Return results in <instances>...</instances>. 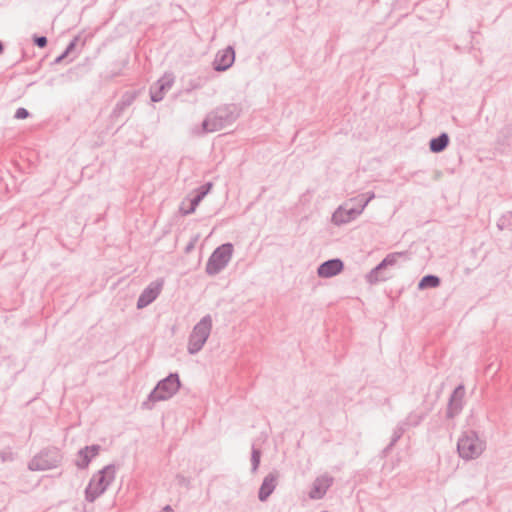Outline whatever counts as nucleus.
<instances>
[{
	"label": "nucleus",
	"mask_w": 512,
	"mask_h": 512,
	"mask_svg": "<svg viewBox=\"0 0 512 512\" xmlns=\"http://www.w3.org/2000/svg\"><path fill=\"white\" fill-rule=\"evenodd\" d=\"M85 447L88 448L89 455L92 458L98 455L100 448H101L100 445H97V444L85 446Z\"/></svg>",
	"instance_id": "obj_30"
},
{
	"label": "nucleus",
	"mask_w": 512,
	"mask_h": 512,
	"mask_svg": "<svg viewBox=\"0 0 512 512\" xmlns=\"http://www.w3.org/2000/svg\"><path fill=\"white\" fill-rule=\"evenodd\" d=\"M233 249V244L229 242L218 246L206 263V273L210 276L220 273L231 260Z\"/></svg>",
	"instance_id": "obj_6"
},
{
	"label": "nucleus",
	"mask_w": 512,
	"mask_h": 512,
	"mask_svg": "<svg viewBox=\"0 0 512 512\" xmlns=\"http://www.w3.org/2000/svg\"><path fill=\"white\" fill-rule=\"evenodd\" d=\"M361 214V209L349 207L348 203L339 206L332 214L331 221L336 226L347 224L356 219Z\"/></svg>",
	"instance_id": "obj_8"
},
{
	"label": "nucleus",
	"mask_w": 512,
	"mask_h": 512,
	"mask_svg": "<svg viewBox=\"0 0 512 512\" xmlns=\"http://www.w3.org/2000/svg\"><path fill=\"white\" fill-rule=\"evenodd\" d=\"M465 395V388L462 384L458 385L449 397L446 416L447 418H454L463 409V397Z\"/></svg>",
	"instance_id": "obj_9"
},
{
	"label": "nucleus",
	"mask_w": 512,
	"mask_h": 512,
	"mask_svg": "<svg viewBox=\"0 0 512 512\" xmlns=\"http://www.w3.org/2000/svg\"><path fill=\"white\" fill-rule=\"evenodd\" d=\"M162 282H153L147 286L137 299V308L142 309L150 305L160 294Z\"/></svg>",
	"instance_id": "obj_13"
},
{
	"label": "nucleus",
	"mask_w": 512,
	"mask_h": 512,
	"mask_svg": "<svg viewBox=\"0 0 512 512\" xmlns=\"http://www.w3.org/2000/svg\"><path fill=\"white\" fill-rule=\"evenodd\" d=\"M174 78L171 74H165L150 87V98L153 102H160L165 93L172 87Z\"/></svg>",
	"instance_id": "obj_11"
},
{
	"label": "nucleus",
	"mask_w": 512,
	"mask_h": 512,
	"mask_svg": "<svg viewBox=\"0 0 512 512\" xmlns=\"http://www.w3.org/2000/svg\"><path fill=\"white\" fill-rule=\"evenodd\" d=\"M426 417V413L413 411L402 422L407 428L418 426Z\"/></svg>",
	"instance_id": "obj_23"
},
{
	"label": "nucleus",
	"mask_w": 512,
	"mask_h": 512,
	"mask_svg": "<svg viewBox=\"0 0 512 512\" xmlns=\"http://www.w3.org/2000/svg\"><path fill=\"white\" fill-rule=\"evenodd\" d=\"M29 115L30 113L26 108L20 107L16 110L14 117L16 119H26Z\"/></svg>",
	"instance_id": "obj_28"
},
{
	"label": "nucleus",
	"mask_w": 512,
	"mask_h": 512,
	"mask_svg": "<svg viewBox=\"0 0 512 512\" xmlns=\"http://www.w3.org/2000/svg\"><path fill=\"white\" fill-rule=\"evenodd\" d=\"M4 49H5L4 44H3V42L0 40V55L4 52Z\"/></svg>",
	"instance_id": "obj_37"
},
{
	"label": "nucleus",
	"mask_w": 512,
	"mask_h": 512,
	"mask_svg": "<svg viewBox=\"0 0 512 512\" xmlns=\"http://www.w3.org/2000/svg\"><path fill=\"white\" fill-rule=\"evenodd\" d=\"M333 484V478L330 476H321L318 477L314 483L313 487L309 493L310 498L312 499H321L326 494L327 490Z\"/></svg>",
	"instance_id": "obj_15"
},
{
	"label": "nucleus",
	"mask_w": 512,
	"mask_h": 512,
	"mask_svg": "<svg viewBox=\"0 0 512 512\" xmlns=\"http://www.w3.org/2000/svg\"><path fill=\"white\" fill-rule=\"evenodd\" d=\"M279 476V472L274 470L264 477L258 491V499L261 502L267 501V499L274 492L278 483Z\"/></svg>",
	"instance_id": "obj_12"
},
{
	"label": "nucleus",
	"mask_w": 512,
	"mask_h": 512,
	"mask_svg": "<svg viewBox=\"0 0 512 512\" xmlns=\"http://www.w3.org/2000/svg\"><path fill=\"white\" fill-rule=\"evenodd\" d=\"M115 466L109 464L94 475L85 489V499L94 502L115 479Z\"/></svg>",
	"instance_id": "obj_3"
},
{
	"label": "nucleus",
	"mask_w": 512,
	"mask_h": 512,
	"mask_svg": "<svg viewBox=\"0 0 512 512\" xmlns=\"http://www.w3.org/2000/svg\"><path fill=\"white\" fill-rule=\"evenodd\" d=\"M198 205H194V200H190V207L187 209V210H183L182 213L183 215H189L191 213H193L195 210H196V207Z\"/></svg>",
	"instance_id": "obj_32"
},
{
	"label": "nucleus",
	"mask_w": 512,
	"mask_h": 512,
	"mask_svg": "<svg viewBox=\"0 0 512 512\" xmlns=\"http://www.w3.org/2000/svg\"><path fill=\"white\" fill-rule=\"evenodd\" d=\"M261 455H262L261 450L259 448H256L255 445H252V450H251L252 468H251V471L253 473H255L259 468L260 461H261Z\"/></svg>",
	"instance_id": "obj_25"
},
{
	"label": "nucleus",
	"mask_w": 512,
	"mask_h": 512,
	"mask_svg": "<svg viewBox=\"0 0 512 512\" xmlns=\"http://www.w3.org/2000/svg\"><path fill=\"white\" fill-rule=\"evenodd\" d=\"M441 284V279L437 275L427 274L418 282V289L425 290L429 288H437Z\"/></svg>",
	"instance_id": "obj_19"
},
{
	"label": "nucleus",
	"mask_w": 512,
	"mask_h": 512,
	"mask_svg": "<svg viewBox=\"0 0 512 512\" xmlns=\"http://www.w3.org/2000/svg\"><path fill=\"white\" fill-rule=\"evenodd\" d=\"M235 61V50L232 46H227L225 49L218 51L213 61V68L217 72H224L228 70Z\"/></svg>",
	"instance_id": "obj_10"
},
{
	"label": "nucleus",
	"mask_w": 512,
	"mask_h": 512,
	"mask_svg": "<svg viewBox=\"0 0 512 512\" xmlns=\"http://www.w3.org/2000/svg\"><path fill=\"white\" fill-rule=\"evenodd\" d=\"M133 101L134 97L132 95L125 94L113 109L112 116L119 117L122 112L132 104Z\"/></svg>",
	"instance_id": "obj_20"
},
{
	"label": "nucleus",
	"mask_w": 512,
	"mask_h": 512,
	"mask_svg": "<svg viewBox=\"0 0 512 512\" xmlns=\"http://www.w3.org/2000/svg\"><path fill=\"white\" fill-rule=\"evenodd\" d=\"M449 136L447 133L443 132L437 137H434L429 142V149L433 153H440L444 151L449 145Z\"/></svg>",
	"instance_id": "obj_17"
},
{
	"label": "nucleus",
	"mask_w": 512,
	"mask_h": 512,
	"mask_svg": "<svg viewBox=\"0 0 512 512\" xmlns=\"http://www.w3.org/2000/svg\"><path fill=\"white\" fill-rule=\"evenodd\" d=\"M407 429L408 428L402 421L397 424L396 428L393 431V435H392L390 443L382 451V453L385 456H387L390 453L392 448L395 446V444L398 442V440L403 436V434L405 433V431Z\"/></svg>",
	"instance_id": "obj_18"
},
{
	"label": "nucleus",
	"mask_w": 512,
	"mask_h": 512,
	"mask_svg": "<svg viewBox=\"0 0 512 512\" xmlns=\"http://www.w3.org/2000/svg\"><path fill=\"white\" fill-rule=\"evenodd\" d=\"M213 184L211 182H207L197 189L194 190V195L191 198L194 200V205H199L200 202L205 198V196L211 191Z\"/></svg>",
	"instance_id": "obj_21"
},
{
	"label": "nucleus",
	"mask_w": 512,
	"mask_h": 512,
	"mask_svg": "<svg viewBox=\"0 0 512 512\" xmlns=\"http://www.w3.org/2000/svg\"><path fill=\"white\" fill-rule=\"evenodd\" d=\"M79 38L75 37L73 40L70 41V43L67 45L65 50L63 51L67 56L75 49L77 42Z\"/></svg>",
	"instance_id": "obj_29"
},
{
	"label": "nucleus",
	"mask_w": 512,
	"mask_h": 512,
	"mask_svg": "<svg viewBox=\"0 0 512 512\" xmlns=\"http://www.w3.org/2000/svg\"><path fill=\"white\" fill-rule=\"evenodd\" d=\"M33 43H34V45H36L39 48H45L47 46L48 40H47V37H45V36L34 35Z\"/></svg>",
	"instance_id": "obj_27"
},
{
	"label": "nucleus",
	"mask_w": 512,
	"mask_h": 512,
	"mask_svg": "<svg viewBox=\"0 0 512 512\" xmlns=\"http://www.w3.org/2000/svg\"><path fill=\"white\" fill-rule=\"evenodd\" d=\"M62 461L61 451L56 447L43 449L29 462L28 468L31 471H44L56 468Z\"/></svg>",
	"instance_id": "obj_7"
},
{
	"label": "nucleus",
	"mask_w": 512,
	"mask_h": 512,
	"mask_svg": "<svg viewBox=\"0 0 512 512\" xmlns=\"http://www.w3.org/2000/svg\"><path fill=\"white\" fill-rule=\"evenodd\" d=\"M78 458L79 459L76 461V465L79 469L87 468L92 460V457L89 455L88 448L86 447L78 451Z\"/></svg>",
	"instance_id": "obj_24"
},
{
	"label": "nucleus",
	"mask_w": 512,
	"mask_h": 512,
	"mask_svg": "<svg viewBox=\"0 0 512 512\" xmlns=\"http://www.w3.org/2000/svg\"><path fill=\"white\" fill-rule=\"evenodd\" d=\"M498 227L499 229H504L506 227V220H505V217L501 218L498 222Z\"/></svg>",
	"instance_id": "obj_35"
},
{
	"label": "nucleus",
	"mask_w": 512,
	"mask_h": 512,
	"mask_svg": "<svg viewBox=\"0 0 512 512\" xmlns=\"http://www.w3.org/2000/svg\"><path fill=\"white\" fill-rule=\"evenodd\" d=\"M386 269L387 267L383 266L381 261L366 275V281L369 284H376L378 282L387 280L389 276L385 274Z\"/></svg>",
	"instance_id": "obj_16"
},
{
	"label": "nucleus",
	"mask_w": 512,
	"mask_h": 512,
	"mask_svg": "<svg viewBox=\"0 0 512 512\" xmlns=\"http://www.w3.org/2000/svg\"><path fill=\"white\" fill-rule=\"evenodd\" d=\"M66 57H67V55H66L64 52H62L58 57H56V58H55L54 63H55V64H59V63H61V62H62Z\"/></svg>",
	"instance_id": "obj_34"
},
{
	"label": "nucleus",
	"mask_w": 512,
	"mask_h": 512,
	"mask_svg": "<svg viewBox=\"0 0 512 512\" xmlns=\"http://www.w3.org/2000/svg\"><path fill=\"white\" fill-rule=\"evenodd\" d=\"M181 382L178 373H170L160 380L154 389L149 393L148 400L143 403L146 409H152L150 403L165 401L173 397L180 389Z\"/></svg>",
	"instance_id": "obj_2"
},
{
	"label": "nucleus",
	"mask_w": 512,
	"mask_h": 512,
	"mask_svg": "<svg viewBox=\"0 0 512 512\" xmlns=\"http://www.w3.org/2000/svg\"><path fill=\"white\" fill-rule=\"evenodd\" d=\"M198 205H194V200H190V207L187 209V210H183L182 213L183 215H189L191 213H193L195 210H196V207Z\"/></svg>",
	"instance_id": "obj_33"
},
{
	"label": "nucleus",
	"mask_w": 512,
	"mask_h": 512,
	"mask_svg": "<svg viewBox=\"0 0 512 512\" xmlns=\"http://www.w3.org/2000/svg\"><path fill=\"white\" fill-rule=\"evenodd\" d=\"M510 214H511V216H512V212H511Z\"/></svg>",
	"instance_id": "obj_39"
},
{
	"label": "nucleus",
	"mask_w": 512,
	"mask_h": 512,
	"mask_svg": "<svg viewBox=\"0 0 512 512\" xmlns=\"http://www.w3.org/2000/svg\"><path fill=\"white\" fill-rule=\"evenodd\" d=\"M238 116L239 111L235 104H226L217 107L203 120L202 130L204 133L216 132L231 125L236 121Z\"/></svg>",
	"instance_id": "obj_1"
},
{
	"label": "nucleus",
	"mask_w": 512,
	"mask_h": 512,
	"mask_svg": "<svg viewBox=\"0 0 512 512\" xmlns=\"http://www.w3.org/2000/svg\"><path fill=\"white\" fill-rule=\"evenodd\" d=\"M192 246V244L188 245L187 250H189Z\"/></svg>",
	"instance_id": "obj_38"
},
{
	"label": "nucleus",
	"mask_w": 512,
	"mask_h": 512,
	"mask_svg": "<svg viewBox=\"0 0 512 512\" xmlns=\"http://www.w3.org/2000/svg\"><path fill=\"white\" fill-rule=\"evenodd\" d=\"M176 479H177V482H178L179 485L185 486V487L189 486L190 481H189L188 478H186V477H184L182 475H177Z\"/></svg>",
	"instance_id": "obj_31"
},
{
	"label": "nucleus",
	"mask_w": 512,
	"mask_h": 512,
	"mask_svg": "<svg viewBox=\"0 0 512 512\" xmlns=\"http://www.w3.org/2000/svg\"><path fill=\"white\" fill-rule=\"evenodd\" d=\"M375 197V194L373 192L367 193V194H360L357 197H354L350 199V202L355 203L353 207H356V209H361V213L365 209V207L368 205V203Z\"/></svg>",
	"instance_id": "obj_22"
},
{
	"label": "nucleus",
	"mask_w": 512,
	"mask_h": 512,
	"mask_svg": "<svg viewBox=\"0 0 512 512\" xmlns=\"http://www.w3.org/2000/svg\"><path fill=\"white\" fill-rule=\"evenodd\" d=\"M343 269V261L339 258H333L321 263L317 269V273L321 278H331L341 273Z\"/></svg>",
	"instance_id": "obj_14"
},
{
	"label": "nucleus",
	"mask_w": 512,
	"mask_h": 512,
	"mask_svg": "<svg viewBox=\"0 0 512 512\" xmlns=\"http://www.w3.org/2000/svg\"><path fill=\"white\" fill-rule=\"evenodd\" d=\"M161 512H173V509L170 505H166Z\"/></svg>",
	"instance_id": "obj_36"
},
{
	"label": "nucleus",
	"mask_w": 512,
	"mask_h": 512,
	"mask_svg": "<svg viewBox=\"0 0 512 512\" xmlns=\"http://www.w3.org/2000/svg\"><path fill=\"white\" fill-rule=\"evenodd\" d=\"M484 442L478 437V434L469 430L462 434L457 442V451L459 456L465 460H471L479 457L484 450Z\"/></svg>",
	"instance_id": "obj_5"
},
{
	"label": "nucleus",
	"mask_w": 512,
	"mask_h": 512,
	"mask_svg": "<svg viewBox=\"0 0 512 512\" xmlns=\"http://www.w3.org/2000/svg\"><path fill=\"white\" fill-rule=\"evenodd\" d=\"M212 330V317L207 314L193 327L189 335L187 350L191 355L197 354L206 343Z\"/></svg>",
	"instance_id": "obj_4"
},
{
	"label": "nucleus",
	"mask_w": 512,
	"mask_h": 512,
	"mask_svg": "<svg viewBox=\"0 0 512 512\" xmlns=\"http://www.w3.org/2000/svg\"><path fill=\"white\" fill-rule=\"evenodd\" d=\"M404 255L405 252L390 253L382 260V265L386 267L393 266L397 263L398 258Z\"/></svg>",
	"instance_id": "obj_26"
}]
</instances>
